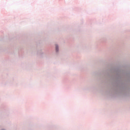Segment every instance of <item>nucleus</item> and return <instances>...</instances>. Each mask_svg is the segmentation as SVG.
Segmentation results:
<instances>
[{
	"mask_svg": "<svg viewBox=\"0 0 130 130\" xmlns=\"http://www.w3.org/2000/svg\"><path fill=\"white\" fill-rule=\"evenodd\" d=\"M56 51H58V46L57 45H56Z\"/></svg>",
	"mask_w": 130,
	"mask_h": 130,
	"instance_id": "nucleus-1",
	"label": "nucleus"
}]
</instances>
